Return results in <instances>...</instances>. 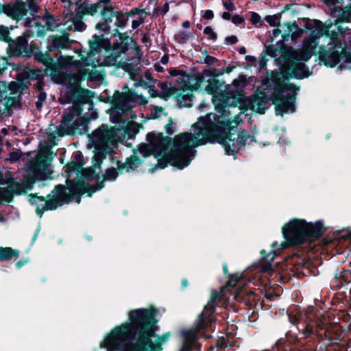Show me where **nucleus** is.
I'll list each match as a JSON object with an SVG mask.
<instances>
[{"label":"nucleus","instance_id":"1","mask_svg":"<svg viewBox=\"0 0 351 351\" xmlns=\"http://www.w3.org/2000/svg\"><path fill=\"white\" fill-rule=\"evenodd\" d=\"M218 114L208 113L198 118L192 125L193 132L176 135L172 142L162 134L152 132L147 135L148 145L139 147L138 152L144 158L153 154L158 158V166L162 169L171 164L179 169L188 166L194 154V149L207 143L217 142L226 152L233 154L244 146L251 138L247 132H234L230 111L218 110Z\"/></svg>","mask_w":351,"mask_h":351},{"label":"nucleus","instance_id":"2","mask_svg":"<svg viewBox=\"0 0 351 351\" xmlns=\"http://www.w3.org/2000/svg\"><path fill=\"white\" fill-rule=\"evenodd\" d=\"M156 320L149 309L130 311L128 322L115 327L101 343L108 351H158L169 335H156Z\"/></svg>","mask_w":351,"mask_h":351},{"label":"nucleus","instance_id":"3","mask_svg":"<svg viewBox=\"0 0 351 351\" xmlns=\"http://www.w3.org/2000/svg\"><path fill=\"white\" fill-rule=\"evenodd\" d=\"M315 25V29L303 40L302 47L291 53L289 69L295 77L303 78L308 75V69L304 62L310 60L318 46L319 38L328 31V27L320 21H316Z\"/></svg>","mask_w":351,"mask_h":351},{"label":"nucleus","instance_id":"4","mask_svg":"<svg viewBox=\"0 0 351 351\" xmlns=\"http://www.w3.org/2000/svg\"><path fill=\"white\" fill-rule=\"evenodd\" d=\"M240 279L241 276L237 274L232 275L226 285L221 288L220 293L212 292L210 300L205 306L202 313L198 316L193 328L183 332L184 343L180 351H191L193 343L197 339L198 333L202 330L210 327L214 320L213 313L216 302L220 300L228 288L235 287Z\"/></svg>","mask_w":351,"mask_h":351},{"label":"nucleus","instance_id":"5","mask_svg":"<svg viewBox=\"0 0 351 351\" xmlns=\"http://www.w3.org/2000/svg\"><path fill=\"white\" fill-rule=\"evenodd\" d=\"M298 90V88L293 84L286 82V79L280 82V78H277L274 93L271 95L277 115L282 116L294 111V101Z\"/></svg>","mask_w":351,"mask_h":351},{"label":"nucleus","instance_id":"6","mask_svg":"<svg viewBox=\"0 0 351 351\" xmlns=\"http://www.w3.org/2000/svg\"><path fill=\"white\" fill-rule=\"evenodd\" d=\"M285 238L291 244H300L304 240L312 241L321 235V228L304 220L294 219L282 228Z\"/></svg>","mask_w":351,"mask_h":351},{"label":"nucleus","instance_id":"7","mask_svg":"<svg viewBox=\"0 0 351 351\" xmlns=\"http://www.w3.org/2000/svg\"><path fill=\"white\" fill-rule=\"evenodd\" d=\"M337 37V34H335V37L330 38L327 45H321L318 51L319 60L330 67L336 66L340 62L343 51L342 45Z\"/></svg>","mask_w":351,"mask_h":351},{"label":"nucleus","instance_id":"8","mask_svg":"<svg viewBox=\"0 0 351 351\" xmlns=\"http://www.w3.org/2000/svg\"><path fill=\"white\" fill-rule=\"evenodd\" d=\"M75 193V192L73 186H56L48 196V199L45 202L43 208L44 210H55L64 203H69Z\"/></svg>","mask_w":351,"mask_h":351},{"label":"nucleus","instance_id":"9","mask_svg":"<svg viewBox=\"0 0 351 351\" xmlns=\"http://www.w3.org/2000/svg\"><path fill=\"white\" fill-rule=\"evenodd\" d=\"M21 95L20 85L12 82L8 86L5 82H0V102H2L6 108L17 105Z\"/></svg>","mask_w":351,"mask_h":351},{"label":"nucleus","instance_id":"10","mask_svg":"<svg viewBox=\"0 0 351 351\" xmlns=\"http://www.w3.org/2000/svg\"><path fill=\"white\" fill-rule=\"evenodd\" d=\"M282 34V39L287 40L289 37L295 38L300 34L298 26L295 23H287L281 25V29L276 28L273 30L274 36L276 37Z\"/></svg>","mask_w":351,"mask_h":351},{"label":"nucleus","instance_id":"11","mask_svg":"<svg viewBox=\"0 0 351 351\" xmlns=\"http://www.w3.org/2000/svg\"><path fill=\"white\" fill-rule=\"evenodd\" d=\"M102 15L104 17L109 16L111 19L112 17L116 18L115 25L120 28H123L128 23V18L123 13L120 12H113L112 8H104L102 12Z\"/></svg>","mask_w":351,"mask_h":351},{"label":"nucleus","instance_id":"12","mask_svg":"<svg viewBox=\"0 0 351 351\" xmlns=\"http://www.w3.org/2000/svg\"><path fill=\"white\" fill-rule=\"evenodd\" d=\"M19 257V252L12 247H0V261H8L12 259H17Z\"/></svg>","mask_w":351,"mask_h":351},{"label":"nucleus","instance_id":"13","mask_svg":"<svg viewBox=\"0 0 351 351\" xmlns=\"http://www.w3.org/2000/svg\"><path fill=\"white\" fill-rule=\"evenodd\" d=\"M27 40L25 37L20 36L16 40L10 43L11 48L15 50V53H21L25 49Z\"/></svg>","mask_w":351,"mask_h":351},{"label":"nucleus","instance_id":"14","mask_svg":"<svg viewBox=\"0 0 351 351\" xmlns=\"http://www.w3.org/2000/svg\"><path fill=\"white\" fill-rule=\"evenodd\" d=\"M80 9V8H78L76 16H71L70 20L73 21L74 30L82 32L85 29L86 26L82 21V16L79 15L81 13Z\"/></svg>","mask_w":351,"mask_h":351},{"label":"nucleus","instance_id":"15","mask_svg":"<svg viewBox=\"0 0 351 351\" xmlns=\"http://www.w3.org/2000/svg\"><path fill=\"white\" fill-rule=\"evenodd\" d=\"M219 82L212 78L208 81V85L205 88V90L210 95H215L219 90Z\"/></svg>","mask_w":351,"mask_h":351},{"label":"nucleus","instance_id":"16","mask_svg":"<svg viewBox=\"0 0 351 351\" xmlns=\"http://www.w3.org/2000/svg\"><path fill=\"white\" fill-rule=\"evenodd\" d=\"M35 59L43 63L47 67H50L53 63V59L50 57V56L45 53H37L35 54Z\"/></svg>","mask_w":351,"mask_h":351},{"label":"nucleus","instance_id":"17","mask_svg":"<svg viewBox=\"0 0 351 351\" xmlns=\"http://www.w3.org/2000/svg\"><path fill=\"white\" fill-rule=\"evenodd\" d=\"M13 10L14 13L18 16L23 17L26 15L27 12V9L26 7V4L24 2H16L14 5Z\"/></svg>","mask_w":351,"mask_h":351},{"label":"nucleus","instance_id":"18","mask_svg":"<svg viewBox=\"0 0 351 351\" xmlns=\"http://www.w3.org/2000/svg\"><path fill=\"white\" fill-rule=\"evenodd\" d=\"M141 160L136 153L134 155L131 156L130 158H128L126 160L127 165L130 169H133L137 168L141 165Z\"/></svg>","mask_w":351,"mask_h":351},{"label":"nucleus","instance_id":"19","mask_svg":"<svg viewBox=\"0 0 351 351\" xmlns=\"http://www.w3.org/2000/svg\"><path fill=\"white\" fill-rule=\"evenodd\" d=\"M118 176V172L115 168H110L106 171L105 180L114 181Z\"/></svg>","mask_w":351,"mask_h":351},{"label":"nucleus","instance_id":"20","mask_svg":"<svg viewBox=\"0 0 351 351\" xmlns=\"http://www.w3.org/2000/svg\"><path fill=\"white\" fill-rule=\"evenodd\" d=\"M53 45L58 48H66L68 42L64 38L59 36L54 38Z\"/></svg>","mask_w":351,"mask_h":351},{"label":"nucleus","instance_id":"21","mask_svg":"<svg viewBox=\"0 0 351 351\" xmlns=\"http://www.w3.org/2000/svg\"><path fill=\"white\" fill-rule=\"evenodd\" d=\"M119 59V56H113V55H111V56H108L106 60H105V62L108 64H110V65H115L117 64H124L125 63V61H122L123 60V58L120 60H118Z\"/></svg>","mask_w":351,"mask_h":351},{"label":"nucleus","instance_id":"22","mask_svg":"<svg viewBox=\"0 0 351 351\" xmlns=\"http://www.w3.org/2000/svg\"><path fill=\"white\" fill-rule=\"evenodd\" d=\"M40 9V7L37 4L36 0H29L28 1V10L32 15L37 13Z\"/></svg>","mask_w":351,"mask_h":351},{"label":"nucleus","instance_id":"23","mask_svg":"<svg viewBox=\"0 0 351 351\" xmlns=\"http://www.w3.org/2000/svg\"><path fill=\"white\" fill-rule=\"evenodd\" d=\"M104 18L105 19L106 21L104 23H98L96 25V28L98 29H100V30H103V31L109 30L110 27H108V22H111L112 20L109 16H106V17H104Z\"/></svg>","mask_w":351,"mask_h":351},{"label":"nucleus","instance_id":"24","mask_svg":"<svg viewBox=\"0 0 351 351\" xmlns=\"http://www.w3.org/2000/svg\"><path fill=\"white\" fill-rule=\"evenodd\" d=\"M189 36L187 33L184 32H180L175 36V39L178 43H182L183 41L187 40Z\"/></svg>","mask_w":351,"mask_h":351},{"label":"nucleus","instance_id":"25","mask_svg":"<svg viewBox=\"0 0 351 351\" xmlns=\"http://www.w3.org/2000/svg\"><path fill=\"white\" fill-rule=\"evenodd\" d=\"M165 131L169 135L175 132L174 123L171 118L169 120V123L165 125Z\"/></svg>","mask_w":351,"mask_h":351},{"label":"nucleus","instance_id":"26","mask_svg":"<svg viewBox=\"0 0 351 351\" xmlns=\"http://www.w3.org/2000/svg\"><path fill=\"white\" fill-rule=\"evenodd\" d=\"M204 33L209 36L210 38L212 39H216L217 38V34L214 32L213 29L208 26L206 27L204 29Z\"/></svg>","mask_w":351,"mask_h":351},{"label":"nucleus","instance_id":"27","mask_svg":"<svg viewBox=\"0 0 351 351\" xmlns=\"http://www.w3.org/2000/svg\"><path fill=\"white\" fill-rule=\"evenodd\" d=\"M187 78H188V80H195L197 83H196V86L194 88L195 89H197V88H199L200 86H201V84L202 82H203V76L201 75H197L196 76H195L194 77H189V76H186Z\"/></svg>","mask_w":351,"mask_h":351},{"label":"nucleus","instance_id":"28","mask_svg":"<svg viewBox=\"0 0 351 351\" xmlns=\"http://www.w3.org/2000/svg\"><path fill=\"white\" fill-rule=\"evenodd\" d=\"M46 99V95L45 93H41L38 96V101L36 102V108L38 109H40L42 107V104L43 102H45Z\"/></svg>","mask_w":351,"mask_h":351},{"label":"nucleus","instance_id":"29","mask_svg":"<svg viewBox=\"0 0 351 351\" xmlns=\"http://www.w3.org/2000/svg\"><path fill=\"white\" fill-rule=\"evenodd\" d=\"M223 5L228 11H233L235 9V6L231 0L223 2Z\"/></svg>","mask_w":351,"mask_h":351},{"label":"nucleus","instance_id":"30","mask_svg":"<svg viewBox=\"0 0 351 351\" xmlns=\"http://www.w3.org/2000/svg\"><path fill=\"white\" fill-rule=\"evenodd\" d=\"M261 269L263 272H270L272 271L271 265L270 263L265 264L263 261L261 264Z\"/></svg>","mask_w":351,"mask_h":351},{"label":"nucleus","instance_id":"31","mask_svg":"<svg viewBox=\"0 0 351 351\" xmlns=\"http://www.w3.org/2000/svg\"><path fill=\"white\" fill-rule=\"evenodd\" d=\"M213 17H214L213 12L210 10H206L202 16V18L204 19H206V20H210V19H213Z\"/></svg>","mask_w":351,"mask_h":351},{"label":"nucleus","instance_id":"32","mask_svg":"<svg viewBox=\"0 0 351 351\" xmlns=\"http://www.w3.org/2000/svg\"><path fill=\"white\" fill-rule=\"evenodd\" d=\"M232 21L236 25H239L244 23V19L239 15L236 14L232 18Z\"/></svg>","mask_w":351,"mask_h":351},{"label":"nucleus","instance_id":"33","mask_svg":"<svg viewBox=\"0 0 351 351\" xmlns=\"http://www.w3.org/2000/svg\"><path fill=\"white\" fill-rule=\"evenodd\" d=\"M132 51L135 53V56H136V62H138L140 61L141 56V50H140L139 47H134V48H132Z\"/></svg>","mask_w":351,"mask_h":351},{"label":"nucleus","instance_id":"34","mask_svg":"<svg viewBox=\"0 0 351 351\" xmlns=\"http://www.w3.org/2000/svg\"><path fill=\"white\" fill-rule=\"evenodd\" d=\"M238 41L237 36H228L226 38V43L228 45H232L236 43Z\"/></svg>","mask_w":351,"mask_h":351},{"label":"nucleus","instance_id":"35","mask_svg":"<svg viewBox=\"0 0 351 351\" xmlns=\"http://www.w3.org/2000/svg\"><path fill=\"white\" fill-rule=\"evenodd\" d=\"M162 111H163L162 108L154 107L153 109L152 113H153L154 117H158L162 112Z\"/></svg>","mask_w":351,"mask_h":351},{"label":"nucleus","instance_id":"36","mask_svg":"<svg viewBox=\"0 0 351 351\" xmlns=\"http://www.w3.org/2000/svg\"><path fill=\"white\" fill-rule=\"evenodd\" d=\"M217 61V59L213 56H208L205 58V62L208 64H213Z\"/></svg>","mask_w":351,"mask_h":351},{"label":"nucleus","instance_id":"37","mask_svg":"<svg viewBox=\"0 0 351 351\" xmlns=\"http://www.w3.org/2000/svg\"><path fill=\"white\" fill-rule=\"evenodd\" d=\"M277 20V18L275 16H269L266 19V21L267 23H269L271 25L275 26L276 21Z\"/></svg>","mask_w":351,"mask_h":351},{"label":"nucleus","instance_id":"38","mask_svg":"<svg viewBox=\"0 0 351 351\" xmlns=\"http://www.w3.org/2000/svg\"><path fill=\"white\" fill-rule=\"evenodd\" d=\"M10 158L11 160H17L20 158V154L16 152L10 154Z\"/></svg>","mask_w":351,"mask_h":351},{"label":"nucleus","instance_id":"39","mask_svg":"<svg viewBox=\"0 0 351 351\" xmlns=\"http://www.w3.org/2000/svg\"><path fill=\"white\" fill-rule=\"evenodd\" d=\"M325 3L328 5H335L339 3V0H325Z\"/></svg>","mask_w":351,"mask_h":351},{"label":"nucleus","instance_id":"40","mask_svg":"<svg viewBox=\"0 0 351 351\" xmlns=\"http://www.w3.org/2000/svg\"><path fill=\"white\" fill-rule=\"evenodd\" d=\"M222 18L225 20H230V18H231V15L229 13V12H224L223 14H222Z\"/></svg>","mask_w":351,"mask_h":351},{"label":"nucleus","instance_id":"41","mask_svg":"<svg viewBox=\"0 0 351 351\" xmlns=\"http://www.w3.org/2000/svg\"><path fill=\"white\" fill-rule=\"evenodd\" d=\"M93 158L96 162H99V165H100V163L101 162V156L100 154H95Z\"/></svg>","mask_w":351,"mask_h":351},{"label":"nucleus","instance_id":"42","mask_svg":"<svg viewBox=\"0 0 351 351\" xmlns=\"http://www.w3.org/2000/svg\"><path fill=\"white\" fill-rule=\"evenodd\" d=\"M27 263L26 261H19L16 263V266L17 268H21L23 265H24Z\"/></svg>","mask_w":351,"mask_h":351},{"label":"nucleus","instance_id":"43","mask_svg":"<svg viewBox=\"0 0 351 351\" xmlns=\"http://www.w3.org/2000/svg\"><path fill=\"white\" fill-rule=\"evenodd\" d=\"M0 33L4 36V35H6L8 33V31L6 28L5 27H0Z\"/></svg>","mask_w":351,"mask_h":351},{"label":"nucleus","instance_id":"44","mask_svg":"<svg viewBox=\"0 0 351 351\" xmlns=\"http://www.w3.org/2000/svg\"><path fill=\"white\" fill-rule=\"evenodd\" d=\"M182 27L184 28H189L190 27V22L189 21H185L182 23Z\"/></svg>","mask_w":351,"mask_h":351},{"label":"nucleus","instance_id":"45","mask_svg":"<svg viewBox=\"0 0 351 351\" xmlns=\"http://www.w3.org/2000/svg\"><path fill=\"white\" fill-rule=\"evenodd\" d=\"M1 133L3 136H5L8 134V130L7 128H3L1 130Z\"/></svg>","mask_w":351,"mask_h":351},{"label":"nucleus","instance_id":"46","mask_svg":"<svg viewBox=\"0 0 351 351\" xmlns=\"http://www.w3.org/2000/svg\"><path fill=\"white\" fill-rule=\"evenodd\" d=\"M139 23L137 21H132V27L134 29L136 28L138 26Z\"/></svg>","mask_w":351,"mask_h":351},{"label":"nucleus","instance_id":"47","mask_svg":"<svg viewBox=\"0 0 351 351\" xmlns=\"http://www.w3.org/2000/svg\"><path fill=\"white\" fill-rule=\"evenodd\" d=\"M167 60H168V58H167V57H166V56H163V57L162 58L161 62H162V64H166V63H167Z\"/></svg>","mask_w":351,"mask_h":351},{"label":"nucleus","instance_id":"48","mask_svg":"<svg viewBox=\"0 0 351 351\" xmlns=\"http://www.w3.org/2000/svg\"><path fill=\"white\" fill-rule=\"evenodd\" d=\"M90 10H92L91 14H93V12H96V7L95 6H93V7L90 8Z\"/></svg>","mask_w":351,"mask_h":351},{"label":"nucleus","instance_id":"49","mask_svg":"<svg viewBox=\"0 0 351 351\" xmlns=\"http://www.w3.org/2000/svg\"><path fill=\"white\" fill-rule=\"evenodd\" d=\"M110 0H101V2L106 4L110 2Z\"/></svg>","mask_w":351,"mask_h":351},{"label":"nucleus","instance_id":"50","mask_svg":"<svg viewBox=\"0 0 351 351\" xmlns=\"http://www.w3.org/2000/svg\"><path fill=\"white\" fill-rule=\"evenodd\" d=\"M182 283H183V285H184V286H186V280H184L182 281Z\"/></svg>","mask_w":351,"mask_h":351},{"label":"nucleus","instance_id":"51","mask_svg":"<svg viewBox=\"0 0 351 351\" xmlns=\"http://www.w3.org/2000/svg\"><path fill=\"white\" fill-rule=\"evenodd\" d=\"M252 21L254 23L256 22V19H255L254 16L252 17Z\"/></svg>","mask_w":351,"mask_h":351},{"label":"nucleus","instance_id":"52","mask_svg":"<svg viewBox=\"0 0 351 351\" xmlns=\"http://www.w3.org/2000/svg\"><path fill=\"white\" fill-rule=\"evenodd\" d=\"M3 69H4V68H1V67L0 66V73H1V72H2V71H3Z\"/></svg>","mask_w":351,"mask_h":351},{"label":"nucleus","instance_id":"53","mask_svg":"<svg viewBox=\"0 0 351 351\" xmlns=\"http://www.w3.org/2000/svg\"><path fill=\"white\" fill-rule=\"evenodd\" d=\"M274 256H275V254H274V255L271 257V261H273V259H274Z\"/></svg>","mask_w":351,"mask_h":351},{"label":"nucleus","instance_id":"54","mask_svg":"<svg viewBox=\"0 0 351 351\" xmlns=\"http://www.w3.org/2000/svg\"><path fill=\"white\" fill-rule=\"evenodd\" d=\"M35 161H31V165H34Z\"/></svg>","mask_w":351,"mask_h":351},{"label":"nucleus","instance_id":"55","mask_svg":"<svg viewBox=\"0 0 351 351\" xmlns=\"http://www.w3.org/2000/svg\"><path fill=\"white\" fill-rule=\"evenodd\" d=\"M62 1H64L65 0H62Z\"/></svg>","mask_w":351,"mask_h":351}]
</instances>
